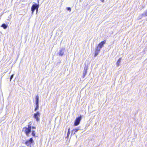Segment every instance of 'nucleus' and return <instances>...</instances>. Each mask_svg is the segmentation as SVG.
<instances>
[{"instance_id": "obj_11", "label": "nucleus", "mask_w": 147, "mask_h": 147, "mask_svg": "<svg viewBox=\"0 0 147 147\" xmlns=\"http://www.w3.org/2000/svg\"><path fill=\"white\" fill-rule=\"evenodd\" d=\"M1 27L3 28L4 29H6L7 27V25L5 24H3L2 25Z\"/></svg>"}, {"instance_id": "obj_12", "label": "nucleus", "mask_w": 147, "mask_h": 147, "mask_svg": "<svg viewBox=\"0 0 147 147\" xmlns=\"http://www.w3.org/2000/svg\"><path fill=\"white\" fill-rule=\"evenodd\" d=\"M101 49L98 46L95 49V51L99 52Z\"/></svg>"}, {"instance_id": "obj_5", "label": "nucleus", "mask_w": 147, "mask_h": 147, "mask_svg": "<svg viewBox=\"0 0 147 147\" xmlns=\"http://www.w3.org/2000/svg\"><path fill=\"white\" fill-rule=\"evenodd\" d=\"M81 119L82 117L81 116L77 117L75 120V122L74 123V125L76 126L78 125L79 124Z\"/></svg>"}, {"instance_id": "obj_13", "label": "nucleus", "mask_w": 147, "mask_h": 147, "mask_svg": "<svg viewBox=\"0 0 147 147\" xmlns=\"http://www.w3.org/2000/svg\"><path fill=\"white\" fill-rule=\"evenodd\" d=\"M142 16H147V11L143 13L142 14Z\"/></svg>"}, {"instance_id": "obj_17", "label": "nucleus", "mask_w": 147, "mask_h": 147, "mask_svg": "<svg viewBox=\"0 0 147 147\" xmlns=\"http://www.w3.org/2000/svg\"><path fill=\"white\" fill-rule=\"evenodd\" d=\"M70 128H69L68 129V131L67 133V136H68L70 134Z\"/></svg>"}, {"instance_id": "obj_10", "label": "nucleus", "mask_w": 147, "mask_h": 147, "mask_svg": "<svg viewBox=\"0 0 147 147\" xmlns=\"http://www.w3.org/2000/svg\"><path fill=\"white\" fill-rule=\"evenodd\" d=\"M121 60V58H120L117 62L116 65L117 66H119V65Z\"/></svg>"}, {"instance_id": "obj_21", "label": "nucleus", "mask_w": 147, "mask_h": 147, "mask_svg": "<svg viewBox=\"0 0 147 147\" xmlns=\"http://www.w3.org/2000/svg\"><path fill=\"white\" fill-rule=\"evenodd\" d=\"M76 128L78 130V131L81 130L80 128V127H78Z\"/></svg>"}, {"instance_id": "obj_19", "label": "nucleus", "mask_w": 147, "mask_h": 147, "mask_svg": "<svg viewBox=\"0 0 147 147\" xmlns=\"http://www.w3.org/2000/svg\"><path fill=\"white\" fill-rule=\"evenodd\" d=\"M14 76V74H12L10 78V81H11L12 78H13Z\"/></svg>"}, {"instance_id": "obj_23", "label": "nucleus", "mask_w": 147, "mask_h": 147, "mask_svg": "<svg viewBox=\"0 0 147 147\" xmlns=\"http://www.w3.org/2000/svg\"><path fill=\"white\" fill-rule=\"evenodd\" d=\"M100 1L103 3H104V0H100Z\"/></svg>"}, {"instance_id": "obj_1", "label": "nucleus", "mask_w": 147, "mask_h": 147, "mask_svg": "<svg viewBox=\"0 0 147 147\" xmlns=\"http://www.w3.org/2000/svg\"><path fill=\"white\" fill-rule=\"evenodd\" d=\"M31 128L28 127H25L23 128V131H24L26 136H29V134L31 131Z\"/></svg>"}, {"instance_id": "obj_24", "label": "nucleus", "mask_w": 147, "mask_h": 147, "mask_svg": "<svg viewBox=\"0 0 147 147\" xmlns=\"http://www.w3.org/2000/svg\"><path fill=\"white\" fill-rule=\"evenodd\" d=\"M32 128H33V129H35V128H36L35 127H34V126H32Z\"/></svg>"}, {"instance_id": "obj_4", "label": "nucleus", "mask_w": 147, "mask_h": 147, "mask_svg": "<svg viewBox=\"0 0 147 147\" xmlns=\"http://www.w3.org/2000/svg\"><path fill=\"white\" fill-rule=\"evenodd\" d=\"M36 107L34 109V111H36L39 108V96L37 95L36 97Z\"/></svg>"}, {"instance_id": "obj_18", "label": "nucleus", "mask_w": 147, "mask_h": 147, "mask_svg": "<svg viewBox=\"0 0 147 147\" xmlns=\"http://www.w3.org/2000/svg\"><path fill=\"white\" fill-rule=\"evenodd\" d=\"M98 53H99L97 51H95V55H94V57H96L97 56V55L98 54Z\"/></svg>"}, {"instance_id": "obj_14", "label": "nucleus", "mask_w": 147, "mask_h": 147, "mask_svg": "<svg viewBox=\"0 0 147 147\" xmlns=\"http://www.w3.org/2000/svg\"><path fill=\"white\" fill-rule=\"evenodd\" d=\"M32 135L33 136L35 137V131H32Z\"/></svg>"}, {"instance_id": "obj_25", "label": "nucleus", "mask_w": 147, "mask_h": 147, "mask_svg": "<svg viewBox=\"0 0 147 147\" xmlns=\"http://www.w3.org/2000/svg\"><path fill=\"white\" fill-rule=\"evenodd\" d=\"M40 0H38V3H39V1Z\"/></svg>"}, {"instance_id": "obj_9", "label": "nucleus", "mask_w": 147, "mask_h": 147, "mask_svg": "<svg viewBox=\"0 0 147 147\" xmlns=\"http://www.w3.org/2000/svg\"><path fill=\"white\" fill-rule=\"evenodd\" d=\"M88 69V67H84V70L83 72V78H84L85 76L86 75L87 72V70Z\"/></svg>"}, {"instance_id": "obj_8", "label": "nucleus", "mask_w": 147, "mask_h": 147, "mask_svg": "<svg viewBox=\"0 0 147 147\" xmlns=\"http://www.w3.org/2000/svg\"><path fill=\"white\" fill-rule=\"evenodd\" d=\"M106 40H104L102 41L99 44L98 46L101 49V48L104 47V45L106 43Z\"/></svg>"}, {"instance_id": "obj_15", "label": "nucleus", "mask_w": 147, "mask_h": 147, "mask_svg": "<svg viewBox=\"0 0 147 147\" xmlns=\"http://www.w3.org/2000/svg\"><path fill=\"white\" fill-rule=\"evenodd\" d=\"M31 125H32L31 122H30L29 123L28 125V127L31 128Z\"/></svg>"}, {"instance_id": "obj_6", "label": "nucleus", "mask_w": 147, "mask_h": 147, "mask_svg": "<svg viewBox=\"0 0 147 147\" xmlns=\"http://www.w3.org/2000/svg\"><path fill=\"white\" fill-rule=\"evenodd\" d=\"M40 113L38 112H37V113L34 114V117L37 121L40 120Z\"/></svg>"}, {"instance_id": "obj_3", "label": "nucleus", "mask_w": 147, "mask_h": 147, "mask_svg": "<svg viewBox=\"0 0 147 147\" xmlns=\"http://www.w3.org/2000/svg\"><path fill=\"white\" fill-rule=\"evenodd\" d=\"M39 7V4L37 5L36 4H33L31 8V11H32V13H33L35 9H36V13H37Z\"/></svg>"}, {"instance_id": "obj_7", "label": "nucleus", "mask_w": 147, "mask_h": 147, "mask_svg": "<svg viewBox=\"0 0 147 147\" xmlns=\"http://www.w3.org/2000/svg\"><path fill=\"white\" fill-rule=\"evenodd\" d=\"M65 51V48H62L59 50V53L58 54L60 56H62L63 55Z\"/></svg>"}, {"instance_id": "obj_22", "label": "nucleus", "mask_w": 147, "mask_h": 147, "mask_svg": "<svg viewBox=\"0 0 147 147\" xmlns=\"http://www.w3.org/2000/svg\"><path fill=\"white\" fill-rule=\"evenodd\" d=\"M74 129V130L75 132H77L78 131V130L76 128H75V129Z\"/></svg>"}, {"instance_id": "obj_20", "label": "nucleus", "mask_w": 147, "mask_h": 147, "mask_svg": "<svg viewBox=\"0 0 147 147\" xmlns=\"http://www.w3.org/2000/svg\"><path fill=\"white\" fill-rule=\"evenodd\" d=\"M67 10L69 11H71V8H70L69 7H67Z\"/></svg>"}, {"instance_id": "obj_2", "label": "nucleus", "mask_w": 147, "mask_h": 147, "mask_svg": "<svg viewBox=\"0 0 147 147\" xmlns=\"http://www.w3.org/2000/svg\"><path fill=\"white\" fill-rule=\"evenodd\" d=\"M34 141L32 138H30V139L28 140L25 142V144L28 147H31V144L33 143Z\"/></svg>"}, {"instance_id": "obj_16", "label": "nucleus", "mask_w": 147, "mask_h": 147, "mask_svg": "<svg viewBox=\"0 0 147 147\" xmlns=\"http://www.w3.org/2000/svg\"><path fill=\"white\" fill-rule=\"evenodd\" d=\"M76 132H75V131L74 129H73L71 131V134L74 135Z\"/></svg>"}]
</instances>
